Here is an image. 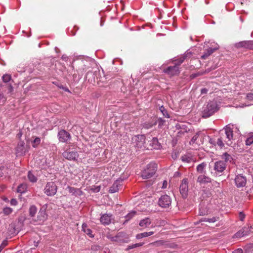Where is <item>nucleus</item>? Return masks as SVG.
Returning a JSON list of instances; mask_svg holds the SVG:
<instances>
[{"label":"nucleus","mask_w":253,"mask_h":253,"mask_svg":"<svg viewBox=\"0 0 253 253\" xmlns=\"http://www.w3.org/2000/svg\"><path fill=\"white\" fill-rule=\"evenodd\" d=\"M236 130L239 131L238 127L233 125H226L220 131V136L216 141L217 145L221 148L224 147L225 144L229 146H232L234 140L233 132Z\"/></svg>","instance_id":"1"},{"label":"nucleus","mask_w":253,"mask_h":253,"mask_svg":"<svg viewBox=\"0 0 253 253\" xmlns=\"http://www.w3.org/2000/svg\"><path fill=\"white\" fill-rule=\"evenodd\" d=\"M218 105L216 101L212 100L209 102L204 108L203 111V117L208 118L212 115L218 110Z\"/></svg>","instance_id":"2"},{"label":"nucleus","mask_w":253,"mask_h":253,"mask_svg":"<svg viewBox=\"0 0 253 253\" xmlns=\"http://www.w3.org/2000/svg\"><path fill=\"white\" fill-rule=\"evenodd\" d=\"M157 165L155 163H150L146 166L141 172V177L143 179H147L151 178L157 170Z\"/></svg>","instance_id":"3"},{"label":"nucleus","mask_w":253,"mask_h":253,"mask_svg":"<svg viewBox=\"0 0 253 253\" xmlns=\"http://www.w3.org/2000/svg\"><path fill=\"white\" fill-rule=\"evenodd\" d=\"M57 186L53 182H47L44 187V193L48 196H53L56 194Z\"/></svg>","instance_id":"4"},{"label":"nucleus","mask_w":253,"mask_h":253,"mask_svg":"<svg viewBox=\"0 0 253 253\" xmlns=\"http://www.w3.org/2000/svg\"><path fill=\"white\" fill-rule=\"evenodd\" d=\"M47 206L46 205L43 206L38 212L37 219L35 221L37 224H42L47 218V214L46 213V209Z\"/></svg>","instance_id":"5"},{"label":"nucleus","mask_w":253,"mask_h":253,"mask_svg":"<svg viewBox=\"0 0 253 253\" xmlns=\"http://www.w3.org/2000/svg\"><path fill=\"white\" fill-rule=\"evenodd\" d=\"M171 198L167 195L162 196L158 201L159 205L163 208H169L171 205Z\"/></svg>","instance_id":"6"},{"label":"nucleus","mask_w":253,"mask_h":253,"mask_svg":"<svg viewBox=\"0 0 253 253\" xmlns=\"http://www.w3.org/2000/svg\"><path fill=\"white\" fill-rule=\"evenodd\" d=\"M235 185L238 188L244 187L247 184V178L242 174H239L235 177Z\"/></svg>","instance_id":"7"},{"label":"nucleus","mask_w":253,"mask_h":253,"mask_svg":"<svg viewBox=\"0 0 253 253\" xmlns=\"http://www.w3.org/2000/svg\"><path fill=\"white\" fill-rule=\"evenodd\" d=\"M226 165L223 161L219 160L214 163L213 169L217 174L222 173L226 168Z\"/></svg>","instance_id":"8"},{"label":"nucleus","mask_w":253,"mask_h":253,"mask_svg":"<svg viewBox=\"0 0 253 253\" xmlns=\"http://www.w3.org/2000/svg\"><path fill=\"white\" fill-rule=\"evenodd\" d=\"M62 155L64 158L70 161L76 160L79 157V154L77 151L70 149L64 151Z\"/></svg>","instance_id":"9"},{"label":"nucleus","mask_w":253,"mask_h":253,"mask_svg":"<svg viewBox=\"0 0 253 253\" xmlns=\"http://www.w3.org/2000/svg\"><path fill=\"white\" fill-rule=\"evenodd\" d=\"M59 141L61 142H68L71 138L70 134L65 130H61L58 133Z\"/></svg>","instance_id":"10"},{"label":"nucleus","mask_w":253,"mask_h":253,"mask_svg":"<svg viewBox=\"0 0 253 253\" xmlns=\"http://www.w3.org/2000/svg\"><path fill=\"white\" fill-rule=\"evenodd\" d=\"M123 179L120 178L116 180L113 185L110 187L109 192L110 193H114L117 192L119 190L120 188L122 186V183Z\"/></svg>","instance_id":"11"},{"label":"nucleus","mask_w":253,"mask_h":253,"mask_svg":"<svg viewBox=\"0 0 253 253\" xmlns=\"http://www.w3.org/2000/svg\"><path fill=\"white\" fill-rule=\"evenodd\" d=\"M188 183L187 179H183L180 185V192L183 197H186L187 196L188 190Z\"/></svg>","instance_id":"12"},{"label":"nucleus","mask_w":253,"mask_h":253,"mask_svg":"<svg viewBox=\"0 0 253 253\" xmlns=\"http://www.w3.org/2000/svg\"><path fill=\"white\" fill-rule=\"evenodd\" d=\"M175 65L173 66H169L165 70V72L168 74L170 76H174L179 74V66L174 63Z\"/></svg>","instance_id":"13"},{"label":"nucleus","mask_w":253,"mask_h":253,"mask_svg":"<svg viewBox=\"0 0 253 253\" xmlns=\"http://www.w3.org/2000/svg\"><path fill=\"white\" fill-rule=\"evenodd\" d=\"M236 47H244L246 48L253 49V41H244L240 42L236 44Z\"/></svg>","instance_id":"14"},{"label":"nucleus","mask_w":253,"mask_h":253,"mask_svg":"<svg viewBox=\"0 0 253 253\" xmlns=\"http://www.w3.org/2000/svg\"><path fill=\"white\" fill-rule=\"evenodd\" d=\"M197 181L200 184H207L211 182V178L205 174H201L198 177Z\"/></svg>","instance_id":"15"},{"label":"nucleus","mask_w":253,"mask_h":253,"mask_svg":"<svg viewBox=\"0 0 253 253\" xmlns=\"http://www.w3.org/2000/svg\"><path fill=\"white\" fill-rule=\"evenodd\" d=\"M111 214H103L100 219L101 223L104 225H108L111 223Z\"/></svg>","instance_id":"16"},{"label":"nucleus","mask_w":253,"mask_h":253,"mask_svg":"<svg viewBox=\"0 0 253 253\" xmlns=\"http://www.w3.org/2000/svg\"><path fill=\"white\" fill-rule=\"evenodd\" d=\"M67 189L68 190L70 193H71L72 195L76 196H79L82 195L83 192L80 189L76 188L70 186H68L67 187Z\"/></svg>","instance_id":"17"},{"label":"nucleus","mask_w":253,"mask_h":253,"mask_svg":"<svg viewBox=\"0 0 253 253\" xmlns=\"http://www.w3.org/2000/svg\"><path fill=\"white\" fill-rule=\"evenodd\" d=\"M219 48V46L216 44V45L213 47H210L207 51L202 56V58L203 59H205L208 56H209L210 55H211L213 52H214L215 50L218 49Z\"/></svg>","instance_id":"18"},{"label":"nucleus","mask_w":253,"mask_h":253,"mask_svg":"<svg viewBox=\"0 0 253 253\" xmlns=\"http://www.w3.org/2000/svg\"><path fill=\"white\" fill-rule=\"evenodd\" d=\"M181 159L182 162L186 163H190L194 161L193 156L190 153L184 155L181 157Z\"/></svg>","instance_id":"19"},{"label":"nucleus","mask_w":253,"mask_h":253,"mask_svg":"<svg viewBox=\"0 0 253 253\" xmlns=\"http://www.w3.org/2000/svg\"><path fill=\"white\" fill-rule=\"evenodd\" d=\"M191 54L190 52L187 51L184 55L180 57L177 60H175V63L179 66L184 60L187 57H190Z\"/></svg>","instance_id":"20"},{"label":"nucleus","mask_w":253,"mask_h":253,"mask_svg":"<svg viewBox=\"0 0 253 253\" xmlns=\"http://www.w3.org/2000/svg\"><path fill=\"white\" fill-rule=\"evenodd\" d=\"M206 166L207 164L205 162L202 163L201 164L198 165L196 168L197 171L202 174H205L206 172L205 170Z\"/></svg>","instance_id":"21"},{"label":"nucleus","mask_w":253,"mask_h":253,"mask_svg":"<svg viewBox=\"0 0 253 253\" xmlns=\"http://www.w3.org/2000/svg\"><path fill=\"white\" fill-rule=\"evenodd\" d=\"M221 158L223 160L222 161L226 163V166L227 165L228 163H231L233 160L232 156L226 152L223 153L222 155Z\"/></svg>","instance_id":"22"},{"label":"nucleus","mask_w":253,"mask_h":253,"mask_svg":"<svg viewBox=\"0 0 253 253\" xmlns=\"http://www.w3.org/2000/svg\"><path fill=\"white\" fill-rule=\"evenodd\" d=\"M151 221L149 218H145L141 220L139 222L140 226L143 228L148 227L151 224Z\"/></svg>","instance_id":"23"},{"label":"nucleus","mask_w":253,"mask_h":253,"mask_svg":"<svg viewBox=\"0 0 253 253\" xmlns=\"http://www.w3.org/2000/svg\"><path fill=\"white\" fill-rule=\"evenodd\" d=\"M155 149H159L161 147L160 143L159 142L158 138L153 137L150 144Z\"/></svg>","instance_id":"24"},{"label":"nucleus","mask_w":253,"mask_h":253,"mask_svg":"<svg viewBox=\"0 0 253 253\" xmlns=\"http://www.w3.org/2000/svg\"><path fill=\"white\" fill-rule=\"evenodd\" d=\"M201 134V131L197 132L192 137L191 140L189 141L190 145H193L194 144L199 145L198 143V138L200 135Z\"/></svg>","instance_id":"25"},{"label":"nucleus","mask_w":253,"mask_h":253,"mask_svg":"<svg viewBox=\"0 0 253 253\" xmlns=\"http://www.w3.org/2000/svg\"><path fill=\"white\" fill-rule=\"evenodd\" d=\"M83 231L88 235L90 237H93V236L92 234V231L87 227V225L85 223H83L82 225Z\"/></svg>","instance_id":"26"},{"label":"nucleus","mask_w":253,"mask_h":253,"mask_svg":"<svg viewBox=\"0 0 253 253\" xmlns=\"http://www.w3.org/2000/svg\"><path fill=\"white\" fill-rule=\"evenodd\" d=\"M245 142L247 146H250L253 144V133H251L247 135Z\"/></svg>","instance_id":"27"},{"label":"nucleus","mask_w":253,"mask_h":253,"mask_svg":"<svg viewBox=\"0 0 253 253\" xmlns=\"http://www.w3.org/2000/svg\"><path fill=\"white\" fill-rule=\"evenodd\" d=\"M27 185L23 183L20 184L17 188V192L20 193L21 194L25 193L27 190Z\"/></svg>","instance_id":"28"},{"label":"nucleus","mask_w":253,"mask_h":253,"mask_svg":"<svg viewBox=\"0 0 253 253\" xmlns=\"http://www.w3.org/2000/svg\"><path fill=\"white\" fill-rule=\"evenodd\" d=\"M157 122H147L143 124V127L146 129L151 128L153 126L156 125Z\"/></svg>","instance_id":"29"},{"label":"nucleus","mask_w":253,"mask_h":253,"mask_svg":"<svg viewBox=\"0 0 253 253\" xmlns=\"http://www.w3.org/2000/svg\"><path fill=\"white\" fill-rule=\"evenodd\" d=\"M34 138L33 140L32 141V146L34 148L37 147L41 143V138L39 137H32Z\"/></svg>","instance_id":"30"},{"label":"nucleus","mask_w":253,"mask_h":253,"mask_svg":"<svg viewBox=\"0 0 253 253\" xmlns=\"http://www.w3.org/2000/svg\"><path fill=\"white\" fill-rule=\"evenodd\" d=\"M252 229V226H247L242 228L241 230L243 232L244 235L245 236L248 235L251 232Z\"/></svg>","instance_id":"31"},{"label":"nucleus","mask_w":253,"mask_h":253,"mask_svg":"<svg viewBox=\"0 0 253 253\" xmlns=\"http://www.w3.org/2000/svg\"><path fill=\"white\" fill-rule=\"evenodd\" d=\"M244 253H253V244H249L244 247Z\"/></svg>","instance_id":"32"},{"label":"nucleus","mask_w":253,"mask_h":253,"mask_svg":"<svg viewBox=\"0 0 253 253\" xmlns=\"http://www.w3.org/2000/svg\"><path fill=\"white\" fill-rule=\"evenodd\" d=\"M28 178L32 182H36L37 181V178L36 176L31 171L28 172Z\"/></svg>","instance_id":"33"},{"label":"nucleus","mask_w":253,"mask_h":253,"mask_svg":"<svg viewBox=\"0 0 253 253\" xmlns=\"http://www.w3.org/2000/svg\"><path fill=\"white\" fill-rule=\"evenodd\" d=\"M37 212V209L35 206H32L29 209V213L31 216L33 217Z\"/></svg>","instance_id":"34"},{"label":"nucleus","mask_w":253,"mask_h":253,"mask_svg":"<svg viewBox=\"0 0 253 253\" xmlns=\"http://www.w3.org/2000/svg\"><path fill=\"white\" fill-rule=\"evenodd\" d=\"M218 219V218L217 217H213L212 218H202L201 219V221H206V222H210V223H213V222H215V221H216Z\"/></svg>","instance_id":"35"},{"label":"nucleus","mask_w":253,"mask_h":253,"mask_svg":"<svg viewBox=\"0 0 253 253\" xmlns=\"http://www.w3.org/2000/svg\"><path fill=\"white\" fill-rule=\"evenodd\" d=\"M136 214V211H132L129 212L126 216V221H128L130 220L131 218H132Z\"/></svg>","instance_id":"36"},{"label":"nucleus","mask_w":253,"mask_h":253,"mask_svg":"<svg viewBox=\"0 0 253 253\" xmlns=\"http://www.w3.org/2000/svg\"><path fill=\"white\" fill-rule=\"evenodd\" d=\"M244 236H245L244 235L243 232L241 229L234 235L233 238L239 239Z\"/></svg>","instance_id":"37"},{"label":"nucleus","mask_w":253,"mask_h":253,"mask_svg":"<svg viewBox=\"0 0 253 253\" xmlns=\"http://www.w3.org/2000/svg\"><path fill=\"white\" fill-rule=\"evenodd\" d=\"M160 110L162 113L163 115L166 118H169V116L167 110L165 109L164 107L162 106L160 107Z\"/></svg>","instance_id":"38"},{"label":"nucleus","mask_w":253,"mask_h":253,"mask_svg":"<svg viewBox=\"0 0 253 253\" xmlns=\"http://www.w3.org/2000/svg\"><path fill=\"white\" fill-rule=\"evenodd\" d=\"M143 244H144V243H136V244L130 245L128 246L127 249L128 250L136 248V247L142 246L143 245Z\"/></svg>","instance_id":"39"},{"label":"nucleus","mask_w":253,"mask_h":253,"mask_svg":"<svg viewBox=\"0 0 253 253\" xmlns=\"http://www.w3.org/2000/svg\"><path fill=\"white\" fill-rule=\"evenodd\" d=\"M2 80L4 83H7L11 80V76L8 74L4 75L2 76Z\"/></svg>","instance_id":"40"},{"label":"nucleus","mask_w":253,"mask_h":253,"mask_svg":"<svg viewBox=\"0 0 253 253\" xmlns=\"http://www.w3.org/2000/svg\"><path fill=\"white\" fill-rule=\"evenodd\" d=\"M157 123L158 124L159 127H162L164 125L165 121L162 118H159L157 121Z\"/></svg>","instance_id":"41"},{"label":"nucleus","mask_w":253,"mask_h":253,"mask_svg":"<svg viewBox=\"0 0 253 253\" xmlns=\"http://www.w3.org/2000/svg\"><path fill=\"white\" fill-rule=\"evenodd\" d=\"M3 211L5 214L8 215L12 212V209H11L10 208L7 207V208H4Z\"/></svg>","instance_id":"42"},{"label":"nucleus","mask_w":253,"mask_h":253,"mask_svg":"<svg viewBox=\"0 0 253 253\" xmlns=\"http://www.w3.org/2000/svg\"><path fill=\"white\" fill-rule=\"evenodd\" d=\"M203 196L204 198L209 197L211 195V193L209 191L206 192L205 190H203Z\"/></svg>","instance_id":"43"},{"label":"nucleus","mask_w":253,"mask_h":253,"mask_svg":"<svg viewBox=\"0 0 253 253\" xmlns=\"http://www.w3.org/2000/svg\"><path fill=\"white\" fill-rule=\"evenodd\" d=\"M6 245L7 241L6 240L3 241L0 246V252H1L2 250L6 246Z\"/></svg>","instance_id":"44"},{"label":"nucleus","mask_w":253,"mask_h":253,"mask_svg":"<svg viewBox=\"0 0 253 253\" xmlns=\"http://www.w3.org/2000/svg\"><path fill=\"white\" fill-rule=\"evenodd\" d=\"M137 138L139 139L141 142L143 144L145 142V137L144 135H138Z\"/></svg>","instance_id":"45"},{"label":"nucleus","mask_w":253,"mask_h":253,"mask_svg":"<svg viewBox=\"0 0 253 253\" xmlns=\"http://www.w3.org/2000/svg\"><path fill=\"white\" fill-rule=\"evenodd\" d=\"M100 247L97 245H93L91 247V250L92 251H98L100 250Z\"/></svg>","instance_id":"46"},{"label":"nucleus","mask_w":253,"mask_h":253,"mask_svg":"<svg viewBox=\"0 0 253 253\" xmlns=\"http://www.w3.org/2000/svg\"><path fill=\"white\" fill-rule=\"evenodd\" d=\"M247 98L249 100H252L253 99V93H249L247 94Z\"/></svg>","instance_id":"47"},{"label":"nucleus","mask_w":253,"mask_h":253,"mask_svg":"<svg viewBox=\"0 0 253 253\" xmlns=\"http://www.w3.org/2000/svg\"><path fill=\"white\" fill-rule=\"evenodd\" d=\"M208 91V89H207L206 88H202L201 90V94H206L207 93Z\"/></svg>","instance_id":"48"},{"label":"nucleus","mask_w":253,"mask_h":253,"mask_svg":"<svg viewBox=\"0 0 253 253\" xmlns=\"http://www.w3.org/2000/svg\"><path fill=\"white\" fill-rule=\"evenodd\" d=\"M232 253H243V251L241 248H238L234 251Z\"/></svg>","instance_id":"49"},{"label":"nucleus","mask_w":253,"mask_h":253,"mask_svg":"<svg viewBox=\"0 0 253 253\" xmlns=\"http://www.w3.org/2000/svg\"><path fill=\"white\" fill-rule=\"evenodd\" d=\"M239 217H240V220L243 221L245 218V215L243 212H240V214H239Z\"/></svg>","instance_id":"50"},{"label":"nucleus","mask_w":253,"mask_h":253,"mask_svg":"<svg viewBox=\"0 0 253 253\" xmlns=\"http://www.w3.org/2000/svg\"><path fill=\"white\" fill-rule=\"evenodd\" d=\"M8 92H11L13 90V87H12V86L11 85V84H9L8 85Z\"/></svg>","instance_id":"51"},{"label":"nucleus","mask_w":253,"mask_h":253,"mask_svg":"<svg viewBox=\"0 0 253 253\" xmlns=\"http://www.w3.org/2000/svg\"><path fill=\"white\" fill-rule=\"evenodd\" d=\"M61 58L62 60L67 61L68 59V57L66 54H63Z\"/></svg>","instance_id":"52"},{"label":"nucleus","mask_w":253,"mask_h":253,"mask_svg":"<svg viewBox=\"0 0 253 253\" xmlns=\"http://www.w3.org/2000/svg\"><path fill=\"white\" fill-rule=\"evenodd\" d=\"M136 238L137 239H140L143 238V236H142V233L137 234L136 235Z\"/></svg>","instance_id":"53"},{"label":"nucleus","mask_w":253,"mask_h":253,"mask_svg":"<svg viewBox=\"0 0 253 253\" xmlns=\"http://www.w3.org/2000/svg\"><path fill=\"white\" fill-rule=\"evenodd\" d=\"M4 168L3 167L0 168V177H2L3 176V170H4Z\"/></svg>","instance_id":"54"},{"label":"nucleus","mask_w":253,"mask_h":253,"mask_svg":"<svg viewBox=\"0 0 253 253\" xmlns=\"http://www.w3.org/2000/svg\"><path fill=\"white\" fill-rule=\"evenodd\" d=\"M210 143L211 144H213L214 145H217L216 144V141H215L213 139H210V141H209Z\"/></svg>","instance_id":"55"},{"label":"nucleus","mask_w":253,"mask_h":253,"mask_svg":"<svg viewBox=\"0 0 253 253\" xmlns=\"http://www.w3.org/2000/svg\"><path fill=\"white\" fill-rule=\"evenodd\" d=\"M167 181H164L163 182V186H162V188H166L167 187Z\"/></svg>","instance_id":"56"},{"label":"nucleus","mask_w":253,"mask_h":253,"mask_svg":"<svg viewBox=\"0 0 253 253\" xmlns=\"http://www.w3.org/2000/svg\"><path fill=\"white\" fill-rule=\"evenodd\" d=\"M15 224H11L9 225V229H13V231L14 232L15 231Z\"/></svg>","instance_id":"57"},{"label":"nucleus","mask_w":253,"mask_h":253,"mask_svg":"<svg viewBox=\"0 0 253 253\" xmlns=\"http://www.w3.org/2000/svg\"><path fill=\"white\" fill-rule=\"evenodd\" d=\"M161 244H162L161 241H157L156 242L152 243L151 244H152V245H155L156 244V245H160Z\"/></svg>","instance_id":"58"},{"label":"nucleus","mask_w":253,"mask_h":253,"mask_svg":"<svg viewBox=\"0 0 253 253\" xmlns=\"http://www.w3.org/2000/svg\"><path fill=\"white\" fill-rule=\"evenodd\" d=\"M11 204L12 205H16V200L15 199H12L11 200Z\"/></svg>","instance_id":"59"},{"label":"nucleus","mask_w":253,"mask_h":253,"mask_svg":"<svg viewBox=\"0 0 253 253\" xmlns=\"http://www.w3.org/2000/svg\"><path fill=\"white\" fill-rule=\"evenodd\" d=\"M199 213H200V215H203L206 214V212L204 211H202V210L201 209H200Z\"/></svg>","instance_id":"60"},{"label":"nucleus","mask_w":253,"mask_h":253,"mask_svg":"<svg viewBox=\"0 0 253 253\" xmlns=\"http://www.w3.org/2000/svg\"><path fill=\"white\" fill-rule=\"evenodd\" d=\"M142 234L143 238L148 237L147 232L142 233Z\"/></svg>","instance_id":"61"},{"label":"nucleus","mask_w":253,"mask_h":253,"mask_svg":"<svg viewBox=\"0 0 253 253\" xmlns=\"http://www.w3.org/2000/svg\"><path fill=\"white\" fill-rule=\"evenodd\" d=\"M147 233L148 236H151L154 234V232L153 231L147 232Z\"/></svg>","instance_id":"62"},{"label":"nucleus","mask_w":253,"mask_h":253,"mask_svg":"<svg viewBox=\"0 0 253 253\" xmlns=\"http://www.w3.org/2000/svg\"><path fill=\"white\" fill-rule=\"evenodd\" d=\"M22 221H23V220L20 219L19 220L18 223H19L20 224H22Z\"/></svg>","instance_id":"63"},{"label":"nucleus","mask_w":253,"mask_h":253,"mask_svg":"<svg viewBox=\"0 0 253 253\" xmlns=\"http://www.w3.org/2000/svg\"><path fill=\"white\" fill-rule=\"evenodd\" d=\"M65 90L66 91H69V89L68 88L65 89Z\"/></svg>","instance_id":"64"}]
</instances>
